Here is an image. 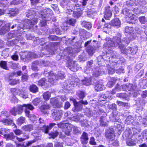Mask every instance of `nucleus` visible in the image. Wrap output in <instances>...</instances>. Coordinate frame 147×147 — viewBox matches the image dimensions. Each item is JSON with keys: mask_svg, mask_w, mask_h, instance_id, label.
<instances>
[{"mask_svg": "<svg viewBox=\"0 0 147 147\" xmlns=\"http://www.w3.org/2000/svg\"><path fill=\"white\" fill-rule=\"evenodd\" d=\"M139 123L134 120V118L129 115V146H133L139 142H147V129L144 130L141 134L140 127Z\"/></svg>", "mask_w": 147, "mask_h": 147, "instance_id": "f257e3e1", "label": "nucleus"}, {"mask_svg": "<svg viewBox=\"0 0 147 147\" xmlns=\"http://www.w3.org/2000/svg\"><path fill=\"white\" fill-rule=\"evenodd\" d=\"M137 18L135 15L129 12V42L135 39L137 36L136 33L140 35L147 29L145 26L142 27L137 25Z\"/></svg>", "mask_w": 147, "mask_h": 147, "instance_id": "f03ea898", "label": "nucleus"}, {"mask_svg": "<svg viewBox=\"0 0 147 147\" xmlns=\"http://www.w3.org/2000/svg\"><path fill=\"white\" fill-rule=\"evenodd\" d=\"M137 18L135 15L129 12V42L135 39L137 36L136 33L140 35L147 29L145 26L142 27L137 25Z\"/></svg>", "mask_w": 147, "mask_h": 147, "instance_id": "7ed1b4c3", "label": "nucleus"}, {"mask_svg": "<svg viewBox=\"0 0 147 147\" xmlns=\"http://www.w3.org/2000/svg\"><path fill=\"white\" fill-rule=\"evenodd\" d=\"M137 18L135 15L129 12V42L135 39L137 36L136 33L140 35L147 29L145 26L142 27L137 25Z\"/></svg>", "mask_w": 147, "mask_h": 147, "instance_id": "20e7f679", "label": "nucleus"}, {"mask_svg": "<svg viewBox=\"0 0 147 147\" xmlns=\"http://www.w3.org/2000/svg\"><path fill=\"white\" fill-rule=\"evenodd\" d=\"M23 107L25 108V112L26 115L33 122L36 120V118L34 115L29 114L30 111L28 109L32 110L34 109L33 106L30 104H24L22 105H18L11 109L10 112L12 115L16 116L17 114H20L22 113Z\"/></svg>", "mask_w": 147, "mask_h": 147, "instance_id": "39448f33", "label": "nucleus"}, {"mask_svg": "<svg viewBox=\"0 0 147 147\" xmlns=\"http://www.w3.org/2000/svg\"><path fill=\"white\" fill-rule=\"evenodd\" d=\"M105 40L106 42L104 45V47L106 52L107 54H111V57L115 58V57L112 55L114 53V52L112 51V49L120 45L121 43L120 37L115 36L113 39L107 37L106 38Z\"/></svg>", "mask_w": 147, "mask_h": 147, "instance_id": "423d86ee", "label": "nucleus"}, {"mask_svg": "<svg viewBox=\"0 0 147 147\" xmlns=\"http://www.w3.org/2000/svg\"><path fill=\"white\" fill-rule=\"evenodd\" d=\"M129 97L133 96L134 97H136L140 96L143 98H145L147 96V91L146 90L142 92L140 95L139 91L138 90L136 85L130 84L129 83Z\"/></svg>", "mask_w": 147, "mask_h": 147, "instance_id": "0eeeda50", "label": "nucleus"}, {"mask_svg": "<svg viewBox=\"0 0 147 147\" xmlns=\"http://www.w3.org/2000/svg\"><path fill=\"white\" fill-rule=\"evenodd\" d=\"M57 125L59 127L63 129V131L66 134L68 135H69L70 132L73 128L74 129V130L75 131V132H76L78 131L77 127L74 126L72 125L69 123H65L64 121L58 124Z\"/></svg>", "mask_w": 147, "mask_h": 147, "instance_id": "6e6552de", "label": "nucleus"}, {"mask_svg": "<svg viewBox=\"0 0 147 147\" xmlns=\"http://www.w3.org/2000/svg\"><path fill=\"white\" fill-rule=\"evenodd\" d=\"M38 22L37 18H36L34 17V18H32V21L28 20L26 19L24 22V24H20L19 26L18 27V31L19 32V30H22L20 32L23 31V30L25 28H27L28 29H30L32 26V25L35 24L36 23Z\"/></svg>", "mask_w": 147, "mask_h": 147, "instance_id": "1a4fd4ad", "label": "nucleus"}, {"mask_svg": "<svg viewBox=\"0 0 147 147\" xmlns=\"http://www.w3.org/2000/svg\"><path fill=\"white\" fill-rule=\"evenodd\" d=\"M48 75H49V81L51 84H54L55 78L57 80L59 79H62L65 77L64 72L61 71H58L55 74H54L52 71H51L48 73Z\"/></svg>", "mask_w": 147, "mask_h": 147, "instance_id": "9d476101", "label": "nucleus"}, {"mask_svg": "<svg viewBox=\"0 0 147 147\" xmlns=\"http://www.w3.org/2000/svg\"><path fill=\"white\" fill-rule=\"evenodd\" d=\"M39 17L42 18H46L45 20H50L51 18L53 16V12L51 9L49 8H45L39 12Z\"/></svg>", "mask_w": 147, "mask_h": 147, "instance_id": "9b49d317", "label": "nucleus"}, {"mask_svg": "<svg viewBox=\"0 0 147 147\" xmlns=\"http://www.w3.org/2000/svg\"><path fill=\"white\" fill-rule=\"evenodd\" d=\"M78 65L76 62L72 60H70L67 62V66L71 71H76L79 69Z\"/></svg>", "mask_w": 147, "mask_h": 147, "instance_id": "f8f14e48", "label": "nucleus"}, {"mask_svg": "<svg viewBox=\"0 0 147 147\" xmlns=\"http://www.w3.org/2000/svg\"><path fill=\"white\" fill-rule=\"evenodd\" d=\"M70 100L73 101L74 105L76 109H77L78 108H79V109L82 108V105L81 104H82L84 105H86L88 103L87 100L84 101L82 100L78 102H77L76 100L72 97L70 98Z\"/></svg>", "mask_w": 147, "mask_h": 147, "instance_id": "ddd939ff", "label": "nucleus"}, {"mask_svg": "<svg viewBox=\"0 0 147 147\" xmlns=\"http://www.w3.org/2000/svg\"><path fill=\"white\" fill-rule=\"evenodd\" d=\"M19 11L18 9L13 8L5 10L4 13L8 14L9 16L11 17L16 16L19 13Z\"/></svg>", "mask_w": 147, "mask_h": 147, "instance_id": "4468645a", "label": "nucleus"}, {"mask_svg": "<svg viewBox=\"0 0 147 147\" xmlns=\"http://www.w3.org/2000/svg\"><path fill=\"white\" fill-rule=\"evenodd\" d=\"M50 102L54 108H60L62 105V103L59 102L58 99L56 98H51Z\"/></svg>", "mask_w": 147, "mask_h": 147, "instance_id": "2eb2a0df", "label": "nucleus"}, {"mask_svg": "<svg viewBox=\"0 0 147 147\" xmlns=\"http://www.w3.org/2000/svg\"><path fill=\"white\" fill-rule=\"evenodd\" d=\"M92 73L94 77H98L100 75H102L104 73V71L102 68H97L93 70Z\"/></svg>", "mask_w": 147, "mask_h": 147, "instance_id": "dca6fc26", "label": "nucleus"}, {"mask_svg": "<svg viewBox=\"0 0 147 147\" xmlns=\"http://www.w3.org/2000/svg\"><path fill=\"white\" fill-rule=\"evenodd\" d=\"M51 84L49 81L46 82V80L44 78L42 79L38 82V84L41 86H44L45 88H47L51 86Z\"/></svg>", "mask_w": 147, "mask_h": 147, "instance_id": "f3484780", "label": "nucleus"}, {"mask_svg": "<svg viewBox=\"0 0 147 147\" xmlns=\"http://www.w3.org/2000/svg\"><path fill=\"white\" fill-rule=\"evenodd\" d=\"M141 65H142V63H140L137 65L135 67V69L134 70V72L135 73L139 71L138 73L137 76L140 77H141L143 75L144 73L142 69L140 71V69H141V66H140Z\"/></svg>", "mask_w": 147, "mask_h": 147, "instance_id": "a211bd4d", "label": "nucleus"}, {"mask_svg": "<svg viewBox=\"0 0 147 147\" xmlns=\"http://www.w3.org/2000/svg\"><path fill=\"white\" fill-rule=\"evenodd\" d=\"M137 50L138 46L137 45H135L133 47L131 44L130 45V46H129V55H134L135 54Z\"/></svg>", "mask_w": 147, "mask_h": 147, "instance_id": "6ab92c4d", "label": "nucleus"}, {"mask_svg": "<svg viewBox=\"0 0 147 147\" xmlns=\"http://www.w3.org/2000/svg\"><path fill=\"white\" fill-rule=\"evenodd\" d=\"M88 0H83V1L82 3V4L79 5L78 4H77L75 5V8L77 9H78V11H79L80 10L82 11L83 9V7H81L82 6H85L86 5L87 1Z\"/></svg>", "mask_w": 147, "mask_h": 147, "instance_id": "aec40b11", "label": "nucleus"}, {"mask_svg": "<svg viewBox=\"0 0 147 147\" xmlns=\"http://www.w3.org/2000/svg\"><path fill=\"white\" fill-rule=\"evenodd\" d=\"M105 89V87L102 82H97L95 86V89L97 91H100Z\"/></svg>", "mask_w": 147, "mask_h": 147, "instance_id": "412c9836", "label": "nucleus"}, {"mask_svg": "<svg viewBox=\"0 0 147 147\" xmlns=\"http://www.w3.org/2000/svg\"><path fill=\"white\" fill-rule=\"evenodd\" d=\"M88 138L87 134L85 132H84L81 137V141L83 144H86L88 142Z\"/></svg>", "mask_w": 147, "mask_h": 147, "instance_id": "4be33fe9", "label": "nucleus"}, {"mask_svg": "<svg viewBox=\"0 0 147 147\" xmlns=\"http://www.w3.org/2000/svg\"><path fill=\"white\" fill-rule=\"evenodd\" d=\"M53 115L55 117V119L56 120H59L61 117L62 114V112L61 111H56L53 113Z\"/></svg>", "mask_w": 147, "mask_h": 147, "instance_id": "5701e85b", "label": "nucleus"}, {"mask_svg": "<svg viewBox=\"0 0 147 147\" xmlns=\"http://www.w3.org/2000/svg\"><path fill=\"white\" fill-rule=\"evenodd\" d=\"M111 24L113 26L118 28L120 26L121 22L118 18H115L111 21Z\"/></svg>", "mask_w": 147, "mask_h": 147, "instance_id": "b1692460", "label": "nucleus"}, {"mask_svg": "<svg viewBox=\"0 0 147 147\" xmlns=\"http://www.w3.org/2000/svg\"><path fill=\"white\" fill-rule=\"evenodd\" d=\"M0 121L2 122L4 125H10L13 123V125L15 127H16V125L13 123V121L11 120L3 119L0 120Z\"/></svg>", "mask_w": 147, "mask_h": 147, "instance_id": "393cba45", "label": "nucleus"}, {"mask_svg": "<svg viewBox=\"0 0 147 147\" xmlns=\"http://www.w3.org/2000/svg\"><path fill=\"white\" fill-rule=\"evenodd\" d=\"M106 136L107 138L110 140H113L115 137V134L113 130L112 129L111 131L107 133L106 134Z\"/></svg>", "mask_w": 147, "mask_h": 147, "instance_id": "a878e982", "label": "nucleus"}, {"mask_svg": "<svg viewBox=\"0 0 147 147\" xmlns=\"http://www.w3.org/2000/svg\"><path fill=\"white\" fill-rule=\"evenodd\" d=\"M56 124L55 123H52L49 124V126H46L44 125H43V131L45 133H47L49 130L52 127L55 125Z\"/></svg>", "mask_w": 147, "mask_h": 147, "instance_id": "bb28decb", "label": "nucleus"}, {"mask_svg": "<svg viewBox=\"0 0 147 147\" xmlns=\"http://www.w3.org/2000/svg\"><path fill=\"white\" fill-rule=\"evenodd\" d=\"M71 79L72 81L70 84L73 87L77 86L78 85V82L79 81V79L74 77H72Z\"/></svg>", "mask_w": 147, "mask_h": 147, "instance_id": "cd10ccee", "label": "nucleus"}, {"mask_svg": "<svg viewBox=\"0 0 147 147\" xmlns=\"http://www.w3.org/2000/svg\"><path fill=\"white\" fill-rule=\"evenodd\" d=\"M16 136L13 133H11L10 134H7L5 135L4 138L7 140H13L16 138Z\"/></svg>", "mask_w": 147, "mask_h": 147, "instance_id": "c85d7f7f", "label": "nucleus"}, {"mask_svg": "<svg viewBox=\"0 0 147 147\" xmlns=\"http://www.w3.org/2000/svg\"><path fill=\"white\" fill-rule=\"evenodd\" d=\"M50 108L49 106L48 105H42L40 108L41 111L45 114L48 113V110Z\"/></svg>", "mask_w": 147, "mask_h": 147, "instance_id": "c756f323", "label": "nucleus"}, {"mask_svg": "<svg viewBox=\"0 0 147 147\" xmlns=\"http://www.w3.org/2000/svg\"><path fill=\"white\" fill-rule=\"evenodd\" d=\"M86 50L89 54L92 55L95 51V48L91 46H89L87 48Z\"/></svg>", "mask_w": 147, "mask_h": 147, "instance_id": "7c9ffc66", "label": "nucleus"}, {"mask_svg": "<svg viewBox=\"0 0 147 147\" xmlns=\"http://www.w3.org/2000/svg\"><path fill=\"white\" fill-rule=\"evenodd\" d=\"M9 30V25H6L3 27L0 30V33L3 34L7 32H8Z\"/></svg>", "mask_w": 147, "mask_h": 147, "instance_id": "2f4dec72", "label": "nucleus"}, {"mask_svg": "<svg viewBox=\"0 0 147 147\" xmlns=\"http://www.w3.org/2000/svg\"><path fill=\"white\" fill-rule=\"evenodd\" d=\"M91 79L90 78H86L84 80H82V82L83 84L88 86L91 85Z\"/></svg>", "mask_w": 147, "mask_h": 147, "instance_id": "473e14b6", "label": "nucleus"}, {"mask_svg": "<svg viewBox=\"0 0 147 147\" xmlns=\"http://www.w3.org/2000/svg\"><path fill=\"white\" fill-rule=\"evenodd\" d=\"M82 24L83 26L88 30L90 29L92 27L91 24L90 22L84 21L82 23Z\"/></svg>", "mask_w": 147, "mask_h": 147, "instance_id": "72a5a7b5", "label": "nucleus"}, {"mask_svg": "<svg viewBox=\"0 0 147 147\" xmlns=\"http://www.w3.org/2000/svg\"><path fill=\"white\" fill-rule=\"evenodd\" d=\"M112 13L110 10H107L105 11L104 17L105 19L108 20L112 15Z\"/></svg>", "mask_w": 147, "mask_h": 147, "instance_id": "f704fd0d", "label": "nucleus"}, {"mask_svg": "<svg viewBox=\"0 0 147 147\" xmlns=\"http://www.w3.org/2000/svg\"><path fill=\"white\" fill-rule=\"evenodd\" d=\"M140 38L143 41H147V29L140 35Z\"/></svg>", "mask_w": 147, "mask_h": 147, "instance_id": "c9c22d12", "label": "nucleus"}, {"mask_svg": "<svg viewBox=\"0 0 147 147\" xmlns=\"http://www.w3.org/2000/svg\"><path fill=\"white\" fill-rule=\"evenodd\" d=\"M33 127L32 125H25L22 127V128L23 130L26 131H30L33 129Z\"/></svg>", "mask_w": 147, "mask_h": 147, "instance_id": "e433bc0d", "label": "nucleus"}, {"mask_svg": "<svg viewBox=\"0 0 147 147\" xmlns=\"http://www.w3.org/2000/svg\"><path fill=\"white\" fill-rule=\"evenodd\" d=\"M29 89L30 91L33 93L37 92L38 90V88L34 84L30 86Z\"/></svg>", "mask_w": 147, "mask_h": 147, "instance_id": "4c0bfd02", "label": "nucleus"}, {"mask_svg": "<svg viewBox=\"0 0 147 147\" xmlns=\"http://www.w3.org/2000/svg\"><path fill=\"white\" fill-rule=\"evenodd\" d=\"M51 96V93L48 91L44 92L43 94V98L45 100H48Z\"/></svg>", "mask_w": 147, "mask_h": 147, "instance_id": "58836bf2", "label": "nucleus"}, {"mask_svg": "<svg viewBox=\"0 0 147 147\" xmlns=\"http://www.w3.org/2000/svg\"><path fill=\"white\" fill-rule=\"evenodd\" d=\"M67 50L68 53L71 56H74L75 54L77 52L75 49L71 47L68 48Z\"/></svg>", "mask_w": 147, "mask_h": 147, "instance_id": "ea45409f", "label": "nucleus"}, {"mask_svg": "<svg viewBox=\"0 0 147 147\" xmlns=\"http://www.w3.org/2000/svg\"><path fill=\"white\" fill-rule=\"evenodd\" d=\"M35 12L34 11V9H31L30 10H28L27 12L26 13V16L28 17H30V16L32 17L33 15L34 14Z\"/></svg>", "mask_w": 147, "mask_h": 147, "instance_id": "a19ab883", "label": "nucleus"}, {"mask_svg": "<svg viewBox=\"0 0 147 147\" xmlns=\"http://www.w3.org/2000/svg\"><path fill=\"white\" fill-rule=\"evenodd\" d=\"M140 22L142 24H145L147 23V21L145 16H141L139 18Z\"/></svg>", "mask_w": 147, "mask_h": 147, "instance_id": "79ce46f5", "label": "nucleus"}, {"mask_svg": "<svg viewBox=\"0 0 147 147\" xmlns=\"http://www.w3.org/2000/svg\"><path fill=\"white\" fill-rule=\"evenodd\" d=\"M25 121V118L22 117H21L18 119L17 121V123L18 125H21L24 123Z\"/></svg>", "mask_w": 147, "mask_h": 147, "instance_id": "37998d69", "label": "nucleus"}, {"mask_svg": "<svg viewBox=\"0 0 147 147\" xmlns=\"http://www.w3.org/2000/svg\"><path fill=\"white\" fill-rule=\"evenodd\" d=\"M38 64V62L37 61L34 62L32 64V69L34 71L37 70L38 67L37 66Z\"/></svg>", "mask_w": 147, "mask_h": 147, "instance_id": "c03bdc74", "label": "nucleus"}, {"mask_svg": "<svg viewBox=\"0 0 147 147\" xmlns=\"http://www.w3.org/2000/svg\"><path fill=\"white\" fill-rule=\"evenodd\" d=\"M0 5L1 6H6L7 5H9L10 3L8 2L7 0H1L0 1Z\"/></svg>", "mask_w": 147, "mask_h": 147, "instance_id": "a18cd8bd", "label": "nucleus"}, {"mask_svg": "<svg viewBox=\"0 0 147 147\" xmlns=\"http://www.w3.org/2000/svg\"><path fill=\"white\" fill-rule=\"evenodd\" d=\"M0 66L3 69L7 70V63L6 61H2L0 63Z\"/></svg>", "mask_w": 147, "mask_h": 147, "instance_id": "49530a36", "label": "nucleus"}, {"mask_svg": "<svg viewBox=\"0 0 147 147\" xmlns=\"http://www.w3.org/2000/svg\"><path fill=\"white\" fill-rule=\"evenodd\" d=\"M105 118L103 116L100 117V125L102 126H105L107 124V123L105 121Z\"/></svg>", "mask_w": 147, "mask_h": 147, "instance_id": "de8ad7c7", "label": "nucleus"}, {"mask_svg": "<svg viewBox=\"0 0 147 147\" xmlns=\"http://www.w3.org/2000/svg\"><path fill=\"white\" fill-rule=\"evenodd\" d=\"M18 95L24 99H26L28 97V95L27 93L21 92V90L20 92H19Z\"/></svg>", "mask_w": 147, "mask_h": 147, "instance_id": "09e8293b", "label": "nucleus"}, {"mask_svg": "<svg viewBox=\"0 0 147 147\" xmlns=\"http://www.w3.org/2000/svg\"><path fill=\"white\" fill-rule=\"evenodd\" d=\"M10 115L8 112L6 111H4L1 112L0 116L1 117H8Z\"/></svg>", "mask_w": 147, "mask_h": 147, "instance_id": "8fccbe9b", "label": "nucleus"}, {"mask_svg": "<svg viewBox=\"0 0 147 147\" xmlns=\"http://www.w3.org/2000/svg\"><path fill=\"white\" fill-rule=\"evenodd\" d=\"M123 14L125 16V18H127L129 17V9L125 8L123 9Z\"/></svg>", "mask_w": 147, "mask_h": 147, "instance_id": "3c124183", "label": "nucleus"}, {"mask_svg": "<svg viewBox=\"0 0 147 147\" xmlns=\"http://www.w3.org/2000/svg\"><path fill=\"white\" fill-rule=\"evenodd\" d=\"M69 13L70 14L73 13V16L75 18H78L80 16V13L78 12L73 11L71 10L69 11Z\"/></svg>", "mask_w": 147, "mask_h": 147, "instance_id": "603ef678", "label": "nucleus"}, {"mask_svg": "<svg viewBox=\"0 0 147 147\" xmlns=\"http://www.w3.org/2000/svg\"><path fill=\"white\" fill-rule=\"evenodd\" d=\"M19 83L20 82L19 80L13 79L11 80L10 81L9 84L10 85H13L19 84Z\"/></svg>", "mask_w": 147, "mask_h": 147, "instance_id": "864d4df0", "label": "nucleus"}, {"mask_svg": "<svg viewBox=\"0 0 147 147\" xmlns=\"http://www.w3.org/2000/svg\"><path fill=\"white\" fill-rule=\"evenodd\" d=\"M133 11L134 12V13L136 15H138L140 13H141V9H140H140H139L138 8L136 7L134 8L133 9Z\"/></svg>", "mask_w": 147, "mask_h": 147, "instance_id": "5fc2aeb1", "label": "nucleus"}, {"mask_svg": "<svg viewBox=\"0 0 147 147\" xmlns=\"http://www.w3.org/2000/svg\"><path fill=\"white\" fill-rule=\"evenodd\" d=\"M58 134V133L57 131L51 132L49 134V135L50 136V137L53 138H54L56 137Z\"/></svg>", "mask_w": 147, "mask_h": 147, "instance_id": "6e6d98bb", "label": "nucleus"}, {"mask_svg": "<svg viewBox=\"0 0 147 147\" xmlns=\"http://www.w3.org/2000/svg\"><path fill=\"white\" fill-rule=\"evenodd\" d=\"M41 101V100L40 98H36L33 100L32 103L34 105L36 106Z\"/></svg>", "mask_w": 147, "mask_h": 147, "instance_id": "4d7b16f0", "label": "nucleus"}, {"mask_svg": "<svg viewBox=\"0 0 147 147\" xmlns=\"http://www.w3.org/2000/svg\"><path fill=\"white\" fill-rule=\"evenodd\" d=\"M9 131V129H4L0 130V133L3 135L4 137H5V135H6V134Z\"/></svg>", "mask_w": 147, "mask_h": 147, "instance_id": "13d9d810", "label": "nucleus"}, {"mask_svg": "<svg viewBox=\"0 0 147 147\" xmlns=\"http://www.w3.org/2000/svg\"><path fill=\"white\" fill-rule=\"evenodd\" d=\"M10 91L12 94L18 95L19 92H20V90H17L16 88H11L10 89Z\"/></svg>", "mask_w": 147, "mask_h": 147, "instance_id": "bf43d9fd", "label": "nucleus"}, {"mask_svg": "<svg viewBox=\"0 0 147 147\" xmlns=\"http://www.w3.org/2000/svg\"><path fill=\"white\" fill-rule=\"evenodd\" d=\"M140 9H141V13H144L147 10V7L143 5L140 7Z\"/></svg>", "mask_w": 147, "mask_h": 147, "instance_id": "052dcab7", "label": "nucleus"}, {"mask_svg": "<svg viewBox=\"0 0 147 147\" xmlns=\"http://www.w3.org/2000/svg\"><path fill=\"white\" fill-rule=\"evenodd\" d=\"M22 1V0H13L10 3V4L11 5H17L20 4Z\"/></svg>", "mask_w": 147, "mask_h": 147, "instance_id": "680f3d73", "label": "nucleus"}, {"mask_svg": "<svg viewBox=\"0 0 147 147\" xmlns=\"http://www.w3.org/2000/svg\"><path fill=\"white\" fill-rule=\"evenodd\" d=\"M120 88H119V85H117L116 86V88L115 89L113 90V91H112L111 93H110V96H111V94H113L116 93V91H117L118 90H121V89H120Z\"/></svg>", "mask_w": 147, "mask_h": 147, "instance_id": "e2e57ef3", "label": "nucleus"}, {"mask_svg": "<svg viewBox=\"0 0 147 147\" xmlns=\"http://www.w3.org/2000/svg\"><path fill=\"white\" fill-rule=\"evenodd\" d=\"M108 72L109 74H113L115 72V69L110 67V65L108 66Z\"/></svg>", "mask_w": 147, "mask_h": 147, "instance_id": "0e129e2a", "label": "nucleus"}, {"mask_svg": "<svg viewBox=\"0 0 147 147\" xmlns=\"http://www.w3.org/2000/svg\"><path fill=\"white\" fill-rule=\"evenodd\" d=\"M106 98V97L104 94L101 95L100 96L98 100L99 103L101 102V101H104Z\"/></svg>", "mask_w": 147, "mask_h": 147, "instance_id": "69168bd1", "label": "nucleus"}, {"mask_svg": "<svg viewBox=\"0 0 147 147\" xmlns=\"http://www.w3.org/2000/svg\"><path fill=\"white\" fill-rule=\"evenodd\" d=\"M43 21H42L40 23V25L41 26H45L46 25V21H48V20H45L46 19V18H42Z\"/></svg>", "mask_w": 147, "mask_h": 147, "instance_id": "338daca9", "label": "nucleus"}, {"mask_svg": "<svg viewBox=\"0 0 147 147\" xmlns=\"http://www.w3.org/2000/svg\"><path fill=\"white\" fill-rule=\"evenodd\" d=\"M142 123L144 127L147 126V116L143 118Z\"/></svg>", "mask_w": 147, "mask_h": 147, "instance_id": "774afa93", "label": "nucleus"}]
</instances>
